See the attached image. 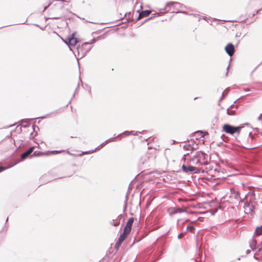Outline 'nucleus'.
I'll return each instance as SVG.
<instances>
[{"label":"nucleus","instance_id":"obj_1","mask_svg":"<svg viewBox=\"0 0 262 262\" xmlns=\"http://www.w3.org/2000/svg\"><path fill=\"white\" fill-rule=\"evenodd\" d=\"M207 155L202 151H198L189 160V164L192 165L197 169L198 172H207L203 167L208 164Z\"/></svg>","mask_w":262,"mask_h":262},{"label":"nucleus","instance_id":"obj_2","mask_svg":"<svg viewBox=\"0 0 262 262\" xmlns=\"http://www.w3.org/2000/svg\"><path fill=\"white\" fill-rule=\"evenodd\" d=\"M262 244V226L255 229L252 241L250 243V247L252 250L256 249L257 246Z\"/></svg>","mask_w":262,"mask_h":262},{"label":"nucleus","instance_id":"obj_3","mask_svg":"<svg viewBox=\"0 0 262 262\" xmlns=\"http://www.w3.org/2000/svg\"><path fill=\"white\" fill-rule=\"evenodd\" d=\"M95 42V39H93L91 40V42H85L83 43L81 46H79L77 48V52L78 54V56L81 57H83L86 55V54L90 51V50L92 48L91 45L94 43Z\"/></svg>","mask_w":262,"mask_h":262},{"label":"nucleus","instance_id":"obj_4","mask_svg":"<svg viewBox=\"0 0 262 262\" xmlns=\"http://www.w3.org/2000/svg\"><path fill=\"white\" fill-rule=\"evenodd\" d=\"M182 8V5L177 2L168 3L163 10H165L166 12L177 13L179 12Z\"/></svg>","mask_w":262,"mask_h":262},{"label":"nucleus","instance_id":"obj_5","mask_svg":"<svg viewBox=\"0 0 262 262\" xmlns=\"http://www.w3.org/2000/svg\"><path fill=\"white\" fill-rule=\"evenodd\" d=\"M241 127H235L230 125L226 124L223 127V130L226 133L233 135L235 133H239Z\"/></svg>","mask_w":262,"mask_h":262},{"label":"nucleus","instance_id":"obj_6","mask_svg":"<svg viewBox=\"0 0 262 262\" xmlns=\"http://www.w3.org/2000/svg\"><path fill=\"white\" fill-rule=\"evenodd\" d=\"M188 166L183 164L182 166L183 171L186 173L194 172L195 173L198 172L195 167H194L192 165L189 164V161L187 162Z\"/></svg>","mask_w":262,"mask_h":262},{"label":"nucleus","instance_id":"obj_7","mask_svg":"<svg viewBox=\"0 0 262 262\" xmlns=\"http://www.w3.org/2000/svg\"><path fill=\"white\" fill-rule=\"evenodd\" d=\"M77 39L74 37V34H72L71 37L68 38L67 45L69 47L71 50L72 48L75 47L77 43Z\"/></svg>","mask_w":262,"mask_h":262},{"label":"nucleus","instance_id":"obj_8","mask_svg":"<svg viewBox=\"0 0 262 262\" xmlns=\"http://www.w3.org/2000/svg\"><path fill=\"white\" fill-rule=\"evenodd\" d=\"M186 211V210L185 209L181 208H173L168 209V212L170 215H172L177 213L185 212Z\"/></svg>","mask_w":262,"mask_h":262},{"label":"nucleus","instance_id":"obj_9","mask_svg":"<svg viewBox=\"0 0 262 262\" xmlns=\"http://www.w3.org/2000/svg\"><path fill=\"white\" fill-rule=\"evenodd\" d=\"M225 50L230 56H232L234 53V46L231 43L228 44L225 47Z\"/></svg>","mask_w":262,"mask_h":262},{"label":"nucleus","instance_id":"obj_10","mask_svg":"<svg viewBox=\"0 0 262 262\" xmlns=\"http://www.w3.org/2000/svg\"><path fill=\"white\" fill-rule=\"evenodd\" d=\"M114 141V138H110L109 139L106 140L105 141H104L103 143H102L101 145H100L99 146H98L95 150H93L91 151V152H94L96 149H99L100 148H101L104 145L108 143V142H112ZM91 153L90 151H86L83 152L84 154H88Z\"/></svg>","mask_w":262,"mask_h":262},{"label":"nucleus","instance_id":"obj_11","mask_svg":"<svg viewBox=\"0 0 262 262\" xmlns=\"http://www.w3.org/2000/svg\"><path fill=\"white\" fill-rule=\"evenodd\" d=\"M34 149V147H30L28 150L24 152L21 155V159L24 160L27 158L33 151Z\"/></svg>","mask_w":262,"mask_h":262},{"label":"nucleus","instance_id":"obj_12","mask_svg":"<svg viewBox=\"0 0 262 262\" xmlns=\"http://www.w3.org/2000/svg\"><path fill=\"white\" fill-rule=\"evenodd\" d=\"M134 218L130 217L128 219L127 221V222L124 227L125 230L127 231V230L131 231L132 226L133 225V222H134Z\"/></svg>","mask_w":262,"mask_h":262},{"label":"nucleus","instance_id":"obj_13","mask_svg":"<svg viewBox=\"0 0 262 262\" xmlns=\"http://www.w3.org/2000/svg\"><path fill=\"white\" fill-rule=\"evenodd\" d=\"M234 108L233 105H231L230 108H228L227 110V113L229 115H234L235 113L236 110L237 109V107H235V109H233Z\"/></svg>","mask_w":262,"mask_h":262},{"label":"nucleus","instance_id":"obj_14","mask_svg":"<svg viewBox=\"0 0 262 262\" xmlns=\"http://www.w3.org/2000/svg\"><path fill=\"white\" fill-rule=\"evenodd\" d=\"M231 193L232 195V197H234L235 199L238 200L239 197V192L234 189H231Z\"/></svg>","mask_w":262,"mask_h":262},{"label":"nucleus","instance_id":"obj_15","mask_svg":"<svg viewBox=\"0 0 262 262\" xmlns=\"http://www.w3.org/2000/svg\"><path fill=\"white\" fill-rule=\"evenodd\" d=\"M150 12H151L149 10L142 11L141 13H139L138 19L145 16H147L150 13Z\"/></svg>","mask_w":262,"mask_h":262},{"label":"nucleus","instance_id":"obj_16","mask_svg":"<svg viewBox=\"0 0 262 262\" xmlns=\"http://www.w3.org/2000/svg\"><path fill=\"white\" fill-rule=\"evenodd\" d=\"M124 240L123 238L120 235L118 240L116 244V246H119Z\"/></svg>","mask_w":262,"mask_h":262},{"label":"nucleus","instance_id":"obj_17","mask_svg":"<svg viewBox=\"0 0 262 262\" xmlns=\"http://www.w3.org/2000/svg\"><path fill=\"white\" fill-rule=\"evenodd\" d=\"M194 228L192 226H187V230H189L190 232L194 233Z\"/></svg>","mask_w":262,"mask_h":262},{"label":"nucleus","instance_id":"obj_18","mask_svg":"<svg viewBox=\"0 0 262 262\" xmlns=\"http://www.w3.org/2000/svg\"><path fill=\"white\" fill-rule=\"evenodd\" d=\"M130 230H127V231L125 230V228H124L123 232L121 234L127 237V235L130 233Z\"/></svg>","mask_w":262,"mask_h":262},{"label":"nucleus","instance_id":"obj_19","mask_svg":"<svg viewBox=\"0 0 262 262\" xmlns=\"http://www.w3.org/2000/svg\"><path fill=\"white\" fill-rule=\"evenodd\" d=\"M133 132H134L133 131H130V132L125 131V132H123L122 134L119 135L118 136V137L121 136L122 135H124L125 136H128V135H129L130 134H132Z\"/></svg>","mask_w":262,"mask_h":262},{"label":"nucleus","instance_id":"obj_20","mask_svg":"<svg viewBox=\"0 0 262 262\" xmlns=\"http://www.w3.org/2000/svg\"><path fill=\"white\" fill-rule=\"evenodd\" d=\"M196 133L199 134L202 137H204L206 135V133L203 132L202 131H198Z\"/></svg>","mask_w":262,"mask_h":262},{"label":"nucleus","instance_id":"obj_21","mask_svg":"<svg viewBox=\"0 0 262 262\" xmlns=\"http://www.w3.org/2000/svg\"><path fill=\"white\" fill-rule=\"evenodd\" d=\"M185 234V232H184V233H180V234L178 235V238H179V239L181 238H182V237L184 235V234Z\"/></svg>","mask_w":262,"mask_h":262},{"label":"nucleus","instance_id":"obj_22","mask_svg":"<svg viewBox=\"0 0 262 262\" xmlns=\"http://www.w3.org/2000/svg\"><path fill=\"white\" fill-rule=\"evenodd\" d=\"M61 17H62V16L61 15H59V16H58L53 17L52 18L54 19H58L61 18Z\"/></svg>","mask_w":262,"mask_h":262},{"label":"nucleus","instance_id":"obj_23","mask_svg":"<svg viewBox=\"0 0 262 262\" xmlns=\"http://www.w3.org/2000/svg\"><path fill=\"white\" fill-rule=\"evenodd\" d=\"M61 152V150H53L51 151V152L53 153H60Z\"/></svg>","mask_w":262,"mask_h":262},{"label":"nucleus","instance_id":"obj_24","mask_svg":"<svg viewBox=\"0 0 262 262\" xmlns=\"http://www.w3.org/2000/svg\"><path fill=\"white\" fill-rule=\"evenodd\" d=\"M39 154H40V152H37V151H35L34 152L33 155L35 156H37V155H38Z\"/></svg>","mask_w":262,"mask_h":262},{"label":"nucleus","instance_id":"obj_25","mask_svg":"<svg viewBox=\"0 0 262 262\" xmlns=\"http://www.w3.org/2000/svg\"><path fill=\"white\" fill-rule=\"evenodd\" d=\"M119 222H116V223H112V225H113L114 226H117L119 225Z\"/></svg>","mask_w":262,"mask_h":262},{"label":"nucleus","instance_id":"obj_26","mask_svg":"<svg viewBox=\"0 0 262 262\" xmlns=\"http://www.w3.org/2000/svg\"><path fill=\"white\" fill-rule=\"evenodd\" d=\"M5 167H2H2H0V172L3 171L4 170H5Z\"/></svg>","mask_w":262,"mask_h":262},{"label":"nucleus","instance_id":"obj_27","mask_svg":"<svg viewBox=\"0 0 262 262\" xmlns=\"http://www.w3.org/2000/svg\"><path fill=\"white\" fill-rule=\"evenodd\" d=\"M261 117H262V114L258 116V117L257 119H258V120H261Z\"/></svg>","mask_w":262,"mask_h":262},{"label":"nucleus","instance_id":"obj_28","mask_svg":"<svg viewBox=\"0 0 262 262\" xmlns=\"http://www.w3.org/2000/svg\"><path fill=\"white\" fill-rule=\"evenodd\" d=\"M225 91H224L223 93H222V97L221 98V100L223 99L224 97V93H225Z\"/></svg>","mask_w":262,"mask_h":262},{"label":"nucleus","instance_id":"obj_29","mask_svg":"<svg viewBox=\"0 0 262 262\" xmlns=\"http://www.w3.org/2000/svg\"><path fill=\"white\" fill-rule=\"evenodd\" d=\"M120 236H121L124 239H125L126 238V237H125V236H124L122 234H121Z\"/></svg>","mask_w":262,"mask_h":262},{"label":"nucleus","instance_id":"obj_30","mask_svg":"<svg viewBox=\"0 0 262 262\" xmlns=\"http://www.w3.org/2000/svg\"><path fill=\"white\" fill-rule=\"evenodd\" d=\"M258 252H262V247L261 248H259L258 250Z\"/></svg>","mask_w":262,"mask_h":262},{"label":"nucleus","instance_id":"obj_31","mask_svg":"<svg viewBox=\"0 0 262 262\" xmlns=\"http://www.w3.org/2000/svg\"><path fill=\"white\" fill-rule=\"evenodd\" d=\"M64 42L67 45L68 42V38L66 40H64Z\"/></svg>","mask_w":262,"mask_h":262},{"label":"nucleus","instance_id":"obj_32","mask_svg":"<svg viewBox=\"0 0 262 262\" xmlns=\"http://www.w3.org/2000/svg\"><path fill=\"white\" fill-rule=\"evenodd\" d=\"M250 252V250H248L247 251V252H246V253H247V254H249Z\"/></svg>","mask_w":262,"mask_h":262},{"label":"nucleus","instance_id":"obj_33","mask_svg":"<svg viewBox=\"0 0 262 262\" xmlns=\"http://www.w3.org/2000/svg\"><path fill=\"white\" fill-rule=\"evenodd\" d=\"M180 221H181V220H178V222H179V223H180Z\"/></svg>","mask_w":262,"mask_h":262},{"label":"nucleus","instance_id":"obj_34","mask_svg":"<svg viewBox=\"0 0 262 262\" xmlns=\"http://www.w3.org/2000/svg\"><path fill=\"white\" fill-rule=\"evenodd\" d=\"M5 26H3V27H1L0 28H4Z\"/></svg>","mask_w":262,"mask_h":262}]
</instances>
